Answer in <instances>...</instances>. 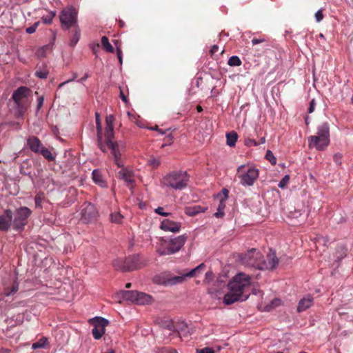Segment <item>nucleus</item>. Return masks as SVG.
I'll return each instance as SVG.
<instances>
[{"mask_svg": "<svg viewBox=\"0 0 353 353\" xmlns=\"http://www.w3.org/2000/svg\"><path fill=\"white\" fill-rule=\"evenodd\" d=\"M219 50V46L216 45H214L210 49L211 55H214Z\"/></svg>", "mask_w": 353, "mask_h": 353, "instance_id": "62", "label": "nucleus"}, {"mask_svg": "<svg viewBox=\"0 0 353 353\" xmlns=\"http://www.w3.org/2000/svg\"><path fill=\"white\" fill-rule=\"evenodd\" d=\"M39 23H40L39 21H37V22L34 23L32 26L27 28L26 30V32L28 33V34L34 33L36 31V30H37V27L39 26Z\"/></svg>", "mask_w": 353, "mask_h": 353, "instance_id": "44", "label": "nucleus"}, {"mask_svg": "<svg viewBox=\"0 0 353 353\" xmlns=\"http://www.w3.org/2000/svg\"><path fill=\"white\" fill-rule=\"evenodd\" d=\"M54 18V15H48L46 17H43L42 20L46 24H50L52 23V19Z\"/></svg>", "mask_w": 353, "mask_h": 353, "instance_id": "52", "label": "nucleus"}, {"mask_svg": "<svg viewBox=\"0 0 353 353\" xmlns=\"http://www.w3.org/2000/svg\"><path fill=\"white\" fill-rule=\"evenodd\" d=\"M118 295L123 299L134 302L138 305H144L151 301L152 297L137 290H121Z\"/></svg>", "mask_w": 353, "mask_h": 353, "instance_id": "8", "label": "nucleus"}, {"mask_svg": "<svg viewBox=\"0 0 353 353\" xmlns=\"http://www.w3.org/2000/svg\"><path fill=\"white\" fill-rule=\"evenodd\" d=\"M266 41H267V39L265 37H260V38H253L252 39V43L254 46L259 44V43H263V42H266Z\"/></svg>", "mask_w": 353, "mask_h": 353, "instance_id": "46", "label": "nucleus"}, {"mask_svg": "<svg viewBox=\"0 0 353 353\" xmlns=\"http://www.w3.org/2000/svg\"><path fill=\"white\" fill-rule=\"evenodd\" d=\"M113 266L117 270H121L122 272H126L125 266V263H124V259H117L113 261Z\"/></svg>", "mask_w": 353, "mask_h": 353, "instance_id": "32", "label": "nucleus"}, {"mask_svg": "<svg viewBox=\"0 0 353 353\" xmlns=\"http://www.w3.org/2000/svg\"><path fill=\"white\" fill-rule=\"evenodd\" d=\"M223 297V303L225 305H231L237 301H244L249 297V294L245 292V288H229Z\"/></svg>", "mask_w": 353, "mask_h": 353, "instance_id": "10", "label": "nucleus"}, {"mask_svg": "<svg viewBox=\"0 0 353 353\" xmlns=\"http://www.w3.org/2000/svg\"><path fill=\"white\" fill-rule=\"evenodd\" d=\"M290 176L289 175H285L284 177L279 181V187L280 188H284L287 183L289 182Z\"/></svg>", "mask_w": 353, "mask_h": 353, "instance_id": "43", "label": "nucleus"}, {"mask_svg": "<svg viewBox=\"0 0 353 353\" xmlns=\"http://www.w3.org/2000/svg\"><path fill=\"white\" fill-rule=\"evenodd\" d=\"M206 265L201 263L194 269L180 273L179 275L174 276L170 272H162L155 275L153 279V283L159 285H182L190 278H196L201 274L205 270Z\"/></svg>", "mask_w": 353, "mask_h": 353, "instance_id": "1", "label": "nucleus"}, {"mask_svg": "<svg viewBox=\"0 0 353 353\" xmlns=\"http://www.w3.org/2000/svg\"><path fill=\"white\" fill-rule=\"evenodd\" d=\"M159 323L165 330L172 331L174 332H179L178 327L175 326V323L171 319H167L161 320Z\"/></svg>", "mask_w": 353, "mask_h": 353, "instance_id": "25", "label": "nucleus"}, {"mask_svg": "<svg viewBox=\"0 0 353 353\" xmlns=\"http://www.w3.org/2000/svg\"><path fill=\"white\" fill-rule=\"evenodd\" d=\"M62 26L65 29L76 27L77 25V12L73 7L64 8L59 15Z\"/></svg>", "mask_w": 353, "mask_h": 353, "instance_id": "9", "label": "nucleus"}, {"mask_svg": "<svg viewBox=\"0 0 353 353\" xmlns=\"http://www.w3.org/2000/svg\"><path fill=\"white\" fill-rule=\"evenodd\" d=\"M330 144V128L327 123H323L317 128V134L308 138L310 148L324 150Z\"/></svg>", "mask_w": 353, "mask_h": 353, "instance_id": "4", "label": "nucleus"}, {"mask_svg": "<svg viewBox=\"0 0 353 353\" xmlns=\"http://www.w3.org/2000/svg\"><path fill=\"white\" fill-rule=\"evenodd\" d=\"M81 220L85 223L97 221L99 214L96 207L90 202H85L81 206Z\"/></svg>", "mask_w": 353, "mask_h": 353, "instance_id": "11", "label": "nucleus"}, {"mask_svg": "<svg viewBox=\"0 0 353 353\" xmlns=\"http://www.w3.org/2000/svg\"><path fill=\"white\" fill-rule=\"evenodd\" d=\"M31 210L27 207H21L15 212L13 220L14 228L17 230L23 229L27 224L28 219L31 214Z\"/></svg>", "mask_w": 353, "mask_h": 353, "instance_id": "13", "label": "nucleus"}, {"mask_svg": "<svg viewBox=\"0 0 353 353\" xmlns=\"http://www.w3.org/2000/svg\"><path fill=\"white\" fill-rule=\"evenodd\" d=\"M79 38H80V30L79 28V26H76V27H74V35L72 36V37L70 40V46H74L79 41Z\"/></svg>", "mask_w": 353, "mask_h": 353, "instance_id": "33", "label": "nucleus"}, {"mask_svg": "<svg viewBox=\"0 0 353 353\" xmlns=\"http://www.w3.org/2000/svg\"><path fill=\"white\" fill-rule=\"evenodd\" d=\"M114 121V116L112 114L108 115L105 119V123H106V125H107L106 128L114 127L113 126Z\"/></svg>", "mask_w": 353, "mask_h": 353, "instance_id": "45", "label": "nucleus"}, {"mask_svg": "<svg viewBox=\"0 0 353 353\" xmlns=\"http://www.w3.org/2000/svg\"><path fill=\"white\" fill-rule=\"evenodd\" d=\"M149 164L154 168H156L159 165L160 162L158 160L154 159L149 161Z\"/></svg>", "mask_w": 353, "mask_h": 353, "instance_id": "56", "label": "nucleus"}, {"mask_svg": "<svg viewBox=\"0 0 353 353\" xmlns=\"http://www.w3.org/2000/svg\"><path fill=\"white\" fill-rule=\"evenodd\" d=\"M114 127L105 128V140L102 139V143L105 145V152L110 150L111 154L118 167L123 166L122 154L125 152V146L122 143L113 142Z\"/></svg>", "mask_w": 353, "mask_h": 353, "instance_id": "3", "label": "nucleus"}, {"mask_svg": "<svg viewBox=\"0 0 353 353\" xmlns=\"http://www.w3.org/2000/svg\"><path fill=\"white\" fill-rule=\"evenodd\" d=\"M250 284V276L243 272H239L232 278L227 287H248Z\"/></svg>", "mask_w": 353, "mask_h": 353, "instance_id": "15", "label": "nucleus"}, {"mask_svg": "<svg viewBox=\"0 0 353 353\" xmlns=\"http://www.w3.org/2000/svg\"><path fill=\"white\" fill-rule=\"evenodd\" d=\"M121 168H122L121 170L117 173V177L123 180L128 186L132 185L134 183L133 172L126 168H123V165Z\"/></svg>", "mask_w": 353, "mask_h": 353, "instance_id": "19", "label": "nucleus"}, {"mask_svg": "<svg viewBox=\"0 0 353 353\" xmlns=\"http://www.w3.org/2000/svg\"><path fill=\"white\" fill-rule=\"evenodd\" d=\"M27 145L32 152L36 154H39L44 146L39 138L34 136L30 137L27 139Z\"/></svg>", "mask_w": 353, "mask_h": 353, "instance_id": "21", "label": "nucleus"}, {"mask_svg": "<svg viewBox=\"0 0 353 353\" xmlns=\"http://www.w3.org/2000/svg\"><path fill=\"white\" fill-rule=\"evenodd\" d=\"M48 343V339L46 337L41 338L38 341L34 343L32 345V348L33 350L43 348Z\"/></svg>", "mask_w": 353, "mask_h": 353, "instance_id": "31", "label": "nucleus"}, {"mask_svg": "<svg viewBox=\"0 0 353 353\" xmlns=\"http://www.w3.org/2000/svg\"><path fill=\"white\" fill-rule=\"evenodd\" d=\"M57 290L58 296L54 297V299L62 300L66 302L71 301L74 298L72 288H54Z\"/></svg>", "mask_w": 353, "mask_h": 353, "instance_id": "20", "label": "nucleus"}, {"mask_svg": "<svg viewBox=\"0 0 353 353\" xmlns=\"http://www.w3.org/2000/svg\"><path fill=\"white\" fill-rule=\"evenodd\" d=\"M221 193L223 194V198L222 199H224L225 201L227 200L228 197L229 191L226 188H223L221 190Z\"/></svg>", "mask_w": 353, "mask_h": 353, "instance_id": "59", "label": "nucleus"}, {"mask_svg": "<svg viewBox=\"0 0 353 353\" xmlns=\"http://www.w3.org/2000/svg\"><path fill=\"white\" fill-rule=\"evenodd\" d=\"M243 261L248 266L254 267L259 270L274 269L278 264L279 260L275 253H269L266 259H263L262 254L256 249L248 251L243 257Z\"/></svg>", "mask_w": 353, "mask_h": 353, "instance_id": "2", "label": "nucleus"}, {"mask_svg": "<svg viewBox=\"0 0 353 353\" xmlns=\"http://www.w3.org/2000/svg\"><path fill=\"white\" fill-rule=\"evenodd\" d=\"M241 63V59L237 56H232L228 61L230 66H240Z\"/></svg>", "mask_w": 353, "mask_h": 353, "instance_id": "36", "label": "nucleus"}, {"mask_svg": "<svg viewBox=\"0 0 353 353\" xmlns=\"http://www.w3.org/2000/svg\"><path fill=\"white\" fill-rule=\"evenodd\" d=\"M101 46L102 48L108 52H114V48L110 43L109 39L106 36H103L101 38Z\"/></svg>", "mask_w": 353, "mask_h": 353, "instance_id": "29", "label": "nucleus"}, {"mask_svg": "<svg viewBox=\"0 0 353 353\" xmlns=\"http://www.w3.org/2000/svg\"><path fill=\"white\" fill-rule=\"evenodd\" d=\"M237 139L238 134L234 131H232L226 134V143L230 147L235 145Z\"/></svg>", "mask_w": 353, "mask_h": 353, "instance_id": "27", "label": "nucleus"}, {"mask_svg": "<svg viewBox=\"0 0 353 353\" xmlns=\"http://www.w3.org/2000/svg\"><path fill=\"white\" fill-rule=\"evenodd\" d=\"M245 144L248 146H256L259 143L254 139H248L245 141Z\"/></svg>", "mask_w": 353, "mask_h": 353, "instance_id": "54", "label": "nucleus"}, {"mask_svg": "<svg viewBox=\"0 0 353 353\" xmlns=\"http://www.w3.org/2000/svg\"><path fill=\"white\" fill-rule=\"evenodd\" d=\"M334 161L337 164V165H341L342 162H341V159H342V154L341 153H336L334 155Z\"/></svg>", "mask_w": 353, "mask_h": 353, "instance_id": "50", "label": "nucleus"}, {"mask_svg": "<svg viewBox=\"0 0 353 353\" xmlns=\"http://www.w3.org/2000/svg\"><path fill=\"white\" fill-rule=\"evenodd\" d=\"M120 97L123 101L127 103V97L123 94V92L121 90L120 91Z\"/></svg>", "mask_w": 353, "mask_h": 353, "instance_id": "64", "label": "nucleus"}, {"mask_svg": "<svg viewBox=\"0 0 353 353\" xmlns=\"http://www.w3.org/2000/svg\"><path fill=\"white\" fill-rule=\"evenodd\" d=\"M205 210V208L201 207L199 205H194L192 206L186 207L185 209V212L188 216H195L199 212H204Z\"/></svg>", "mask_w": 353, "mask_h": 353, "instance_id": "26", "label": "nucleus"}, {"mask_svg": "<svg viewBox=\"0 0 353 353\" xmlns=\"http://www.w3.org/2000/svg\"><path fill=\"white\" fill-rule=\"evenodd\" d=\"M187 239L185 235H181L174 239H170L165 242L164 250L161 252V254H172L181 250Z\"/></svg>", "mask_w": 353, "mask_h": 353, "instance_id": "12", "label": "nucleus"}, {"mask_svg": "<svg viewBox=\"0 0 353 353\" xmlns=\"http://www.w3.org/2000/svg\"><path fill=\"white\" fill-rule=\"evenodd\" d=\"M77 75L76 74H74V77H73V79H69V80H67V81H64V82H63V83H60V84L59 85V86H58V89L61 88H62L64 85H65L66 83H69V82H70V81H73L75 78H77Z\"/></svg>", "mask_w": 353, "mask_h": 353, "instance_id": "58", "label": "nucleus"}, {"mask_svg": "<svg viewBox=\"0 0 353 353\" xmlns=\"http://www.w3.org/2000/svg\"><path fill=\"white\" fill-rule=\"evenodd\" d=\"M181 225L179 222H175L169 219H165L161 222L160 228L166 232H178L181 229Z\"/></svg>", "mask_w": 353, "mask_h": 353, "instance_id": "18", "label": "nucleus"}, {"mask_svg": "<svg viewBox=\"0 0 353 353\" xmlns=\"http://www.w3.org/2000/svg\"><path fill=\"white\" fill-rule=\"evenodd\" d=\"M196 353H215V352L211 347H205L202 349H197Z\"/></svg>", "mask_w": 353, "mask_h": 353, "instance_id": "49", "label": "nucleus"}, {"mask_svg": "<svg viewBox=\"0 0 353 353\" xmlns=\"http://www.w3.org/2000/svg\"><path fill=\"white\" fill-rule=\"evenodd\" d=\"M117 57H118L120 64H122V61H123L122 52L119 47H117Z\"/></svg>", "mask_w": 353, "mask_h": 353, "instance_id": "57", "label": "nucleus"}, {"mask_svg": "<svg viewBox=\"0 0 353 353\" xmlns=\"http://www.w3.org/2000/svg\"><path fill=\"white\" fill-rule=\"evenodd\" d=\"M265 158L268 160L272 165H275L276 163V159L274 157L273 153L270 150H268L266 152Z\"/></svg>", "mask_w": 353, "mask_h": 353, "instance_id": "41", "label": "nucleus"}, {"mask_svg": "<svg viewBox=\"0 0 353 353\" xmlns=\"http://www.w3.org/2000/svg\"><path fill=\"white\" fill-rule=\"evenodd\" d=\"M44 101L43 97H39L37 100V110L39 111L41 108L42 107Z\"/></svg>", "mask_w": 353, "mask_h": 353, "instance_id": "53", "label": "nucleus"}, {"mask_svg": "<svg viewBox=\"0 0 353 353\" xmlns=\"http://www.w3.org/2000/svg\"><path fill=\"white\" fill-rule=\"evenodd\" d=\"M315 18L316 22H320L323 19V10L321 9L315 13Z\"/></svg>", "mask_w": 353, "mask_h": 353, "instance_id": "51", "label": "nucleus"}, {"mask_svg": "<svg viewBox=\"0 0 353 353\" xmlns=\"http://www.w3.org/2000/svg\"><path fill=\"white\" fill-rule=\"evenodd\" d=\"M225 201L224 199H221L218 206V208L223 211H224V208L225 207Z\"/></svg>", "mask_w": 353, "mask_h": 353, "instance_id": "61", "label": "nucleus"}, {"mask_svg": "<svg viewBox=\"0 0 353 353\" xmlns=\"http://www.w3.org/2000/svg\"><path fill=\"white\" fill-rule=\"evenodd\" d=\"M175 326L178 327L179 332H176L179 336H181L183 332L188 329L187 325L184 322H180L175 324Z\"/></svg>", "mask_w": 353, "mask_h": 353, "instance_id": "39", "label": "nucleus"}, {"mask_svg": "<svg viewBox=\"0 0 353 353\" xmlns=\"http://www.w3.org/2000/svg\"><path fill=\"white\" fill-rule=\"evenodd\" d=\"M314 303V298L310 294L303 296L299 302L297 312H301L310 308Z\"/></svg>", "mask_w": 353, "mask_h": 353, "instance_id": "22", "label": "nucleus"}, {"mask_svg": "<svg viewBox=\"0 0 353 353\" xmlns=\"http://www.w3.org/2000/svg\"><path fill=\"white\" fill-rule=\"evenodd\" d=\"M316 105V102L314 99L311 100L310 102V107L308 108V113H312L314 110V108Z\"/></svg>", "mask_w": 353, "mask_h": 353, "instance_id": "55", "label": "nucleus"}, {"mask_svg": "<svg viewBox=\"0 0 353 353\" xmlns=\"http://www.w3.org/2000/svg\"><path fill=\"white\" fill-rule=\"evenodd\" d=\"M48 73H49V72L48 70H38L36 71L35 75L40 79H46Z\"/></svg>", "mask_w": 353, "mask_h": 353, "instance_id": "42", "label": "nucleus"}, {"mask_svg": "<svg viewBox=\"0 0 353 353\" xmlns=\"http://www.w3.org/2000/svg\"><path fill=\"white\" fill-rule=\"evenodd\" d=\"M154 212L157 214H159V215H161V216H167L170 214V213L165 212L163 211V208H162V207H158L157 208H156L154 210Z\"/></svg>", "mask_w": 353, "mask_h": 353, "instance_id": "47", "label": "nucleus"}, {"mask_svg": "<svg viewBox=\"0 0 353 353\" xmlns=\"http://www.w3.org/2000/svg\"><path fill=\"white\" fill-rule=\"evenodd\" d=\"M173 137L171 134H169L165 137V141L166 143L171 144L172 143Z\"/></svg>", "mask_w": 353, "mask_h": 353, "instance_id": "63", "label": "nucleus"}, {"mask_svg": "<svg viewBox=\"0 0 353 353\" xmlns=\"http://www.w3.org/2000/svg\"><path fill=\"white\" fill-rule=\"evenodd\" d=\"M49 49V46H44L41 48L38 49L36 52V54L39 57H44L46 54V50Z\"/></svg>", "mask_w": 353, "mask_h": 353, "instance_id": "40", "label": "nucleus"}, {"mask_svg": "<svg viewBox=\"0 0 353 353\" xmlns=\"http://www.w3.org/2000/svg\"><path fill=\"white\" fill-rule=\"evenodd\" d=\"M31 92V90L26 86H21L14 91L12 95V99H13L16 108L20 114H23L28 110L30 104L29 97L30 96Z\"/></svg>", "mask_w": 353, "mask_h": 353, "instance_id": "6", "label": "nucleus"}, {"mask_svg": "<svg viewBox=\"0 0 353 353\" xmlns=\"http://www.w3.org/2000/svg\"><path fill=\"white\" fill-rule=\"evenodd\" d=\"M12 220V212L6 210L4 214L0 216V231L7 232L10 228Z\"/></svg>", "mask_w": 353, "mask_h": 353, "instance_id": "17", "label": "nucleus"}, {"mask_svg": "<svg viewBox=\"0 0 353 353\" xmlns=\"http://www.w3.org/2000/svg\"><path fill=\"white\" fill-rule=\"evenodd\" d=\"M126 272L133 271L143 268L145 265L139 255H132L124 259Z\"/></svg>", "mask_w": 353, "mask_h": 353, "instance_id": "16", "label": "nucleus"}, {"mask_svg": "<svg viewBox=\"0 0 353 353\" xmlns=\"http://www.w3.org/2000/svg\"><path fill=\"white\" fill-rule=\"evenodd\" d=\"M110 221L114 223H120L122 221L123 216L118 212L110 214Z\"/></svg>", "mask_w": 353, "mask_h": 353, "instance_id": "35", "label": "nucleus"}, {"mask_svg": "<svg viewBox=\"0 0 353 353\" xmlns=\"http://www.w3.org/2000/svg\"><path fill=\"white\" fill-rule=\"evenodd\" d=\"M39 154H41L48 161H52L55 159L54 156H53L51 152L45 146L43 147Z\"/></svg>", "mask_w": 353, "mask_h": 353, "instance_id": "30", "label": "nucleus"}, {"mask_svg": "<svg viewBox=\"0 0 353 353\" xmlns=\"http://www.w3.org/2000/svg\"><path fill=\"white\" fill-rule=\"evenodd\" d=\"M224 214H225L224 211L217 208V212L214 214V216L216 218H221L224 215Z\"/></svg>", "mask_w": 353, "mask_h": 353, "instance_id": "60", "label": "nucleus"}, {"mask_svg": "<svg viewBox=\"0 0 353 353\" xmlns=\"http://www.w3.org/2000/svg\"><path fill=\"white\" fill-rule=\"evenodd\" d=\"M44 198H45L44 194H43V193H41V192L38 193L35 196L34 201H35L36 207H39V208L41 207V203H42L43 201L44 200Z\"/></svg>", "mask_w": 353, "mask_h": 353, "instance_id": "38", "label": "nucleus"}, {"mask_svg": "<svg viewBox=\"0 0 353 353\" xmlns=\"http://www.w3.org/2000/svg\"><path fill=\"white\" fill-rule=\"evenodd\" d=\"M18 288H6L3 292V295L4 297H7L8 299L10 296H12L17 292Z\"/></svg>", "mask_w": 353, "mask_h": 353, "instance_id": "37", "label": "nucleus"}, {"mask_svg": "<svg viewBox=\"0 0 353 353\" xmlns=\"http://www.w3.org/2000/svg\"><path fill=\"white\" fill-rule=\"evenodd\" d=\"M281 303H282V301L281 299H279L278 298H275L269 304L265 305L263 309H262L261 310L263 311V312H270L272 309L281 305Z\"/></svg>", "mask_w": 353, "mask_h": 353, "instance_id": "28", "label": "nucleus"}, {"mask_svg": "<svg viewBox=\"0 0 353 353\" xmlns=\"http://www.w3.org/2000/svg\"><path fill=\"white\" fill-rule=\"evenodd\" d=\"M90 323L94 325L92 334L95 339H99L104 334L105 326L109 323L108 320L100 316H96L90 320Z\"/></svg>", "mask_w": 353, "mask_h": 353, "instance_id": "14", "label": "nucleus"}, {"mask_svg": "<svg viewBox=\"0 0 353 353\" xmlns=\"http://www.w3.org/2000/svg\"><path fill=\"white\" fill-rule=\"evenodd\" d=\"M95 119L98 137V146L101 151L105 152V145L102 143V128L100 120V115L98 112L95 113Z\"/></svg>", "mask_w": 353, "mask_h": 353, "instance_id": "23", "label": "nucleus"}, {"mask_svg": "<svg viewBox=\"0 0 353 353\" xmlns=\"http://www.w3.org/2000/svg\"><path fill=\"white\" fill-rule=\"evenodd\" d=\"M214 279V274L212 270L208 271L205 274V279H203V284L205 285H210Z\"/></svg>", "mask_w": 353, "mask_h": 353, "instance_id": "34", "label": "nucleus"}, {"mask_svg": "<svg viewBox=\"0 0 353 353\" xmlns=\"http://www.w3.org/2000/svg\"><path fill=\"white\" fill-rule=\"evenodd\" d=\"M92 176L94 182L100 187L106 188L108 186L101 170L97 169L94 170L92 173Z\"/></svg>", "mask_w": 353, "mask_h": 353, "instance_id": "24", "label": "nucleus"}, {"mask_svg": "<svg viewBox=\"0 0 353 353\" xmlns=\"http://www.w3.org/2000/svg\"><path fill=\"white\" fill-rule=\"evenodd\" d=\"M189 176L186 172H172L163 178L164 185L174 190H182L187 187Z\"/></svg>", "mask_w": 353, "mask_h": 353, "instance_id": "5", "label": "nucleus"}, {"mask_svg": "<svg viewBox=\"0 0 353 353\" xmlns=\"http://www.w3.org/2000/svg\"><path fill=\"white\" fill-rule=\"evenodd\" d=\"M259 170L254 167L242 165L237 169V176L243 186H251L259 177Z\"/></svg>", "mask_w": 353, "mask_h": 353, "instance_id": "7", "label": "nucleus"}, {"mask_svg": "<svg viewBox=\"0 0 353 353\" xmlns=\"http://www.w3.org/2000/svg\"><path fill=\"white\" fill-rule=\"evenodd\" d=\"M157 353H177V352L174 349L163 347L158 350Z\"/></svg>", "mask_w": 353, "mask_h": 353, "instance_id": "48", "label": "nucleus"}]
</instances>
